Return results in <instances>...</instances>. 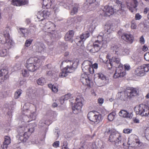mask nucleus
Returning <instances> with one entry per match:
<instances>
[{"label": "nucleus", "mask_w": 149, "mask_h": 149, "mask_svg": "<svg viewBox=\"0 0 149 149\" xmlns=\"http://www.w3.org/2000/svg\"><path fill=\"white\" fill-rule=\"evenodd\" d=\"M116 3L115 7L113 8L111 6H105L103 11L102 15L104 16H109L114 13H117V14L121 15H125L127 9H129L130 11L133 12L136 10L138 3L136 0H132V2H127L126 6L121 1L114 0L113 1Z\"/></svg>", "instance_id": "nucleus-1"}, {"label": "nucleus", "mask_w": 149, "mask_h": 149, "mask_svg": "<svg viewBox=\"0 0 149 149\" xmlns=\"http://www.w3.org/2000/svg\"><path fill=\"white\" fill-rule=\"evenodd\" d=\"M36 126V123H31L29 124H26L18 129L19 134L17 136L18 139L23 142H25L29 138L27 132L31 133L33 132L34 128Z\"/></svg>", "instance_id": "nucleus-2"}, {"label": "nucleus", "mask_w": 149, "mask_h": 149, "mask_svg": "<svg viewBox=\"0 0 149 149\" xmlns=\"http://www.w3.org/2000/svg\"><path fill=\"white\" fill-rule=\"evenodd\" d=\"M103 39L102 41H100L98 40L95 41L93 43V45H88L87 47V49L90 52L92 53L97 52L100 50L101 48L103 47L105 48L107 46V43L109 41L108 39L104 37H101Z\"/></svg>", "instance_id": "nucleus-3"}, {"label": "nucleus", "mask_w": 149, "mask_h": 149, "mask_svg": "<svg viewBox=\"0 0 149 149\" xmlns=\"http://www.w3.org/2000/svg\"><path fill=\"white\" fill-rule=\"evenodd\" d=\"M9 28H6L0 32V43L2 44L6 43L10 48L13 45V42L9 35Z\"/></svg>", "instance_id": "nucleus-4"}, {"label": "nucleus", "mask_w": 149, "mask_h": 149, "mask_svg": "<svg viewBox=\"0 0 149 149\" xmlns=\"http://www.w3.org/2000/svg\"><path fill=\"white\" fill-rule=\"evenodd\" d=\"M109 140L111 142H114L115 145L120 146L121 144L124 146L126 139L122 136L119 133L116 132L111 133L109 136Z\"/></svg>", "instance_id": "nucleus-5"}, {"label": "nucleus", "mask_w": 149, "mask_h": 149, "mask_svg": "<svg viewBox=\"0 0 149 149\" xmlns=\"http://www.w3.org/2000/svg\"><path fill=\"white\" fill-rule=\"evenodd\" d=\"M55 25L53 23L48 22L46 23L44 26L43 29L46 30L48 33L51 34V37L53 39H57L58 34L56 31H54L55 30Z\"/></svg>", "instance_id": "nucleus-6"}, {"label": "nucleus", "mask_w": 149, "mask_h": 149, "mask_svg": "<svg viewBox=\"0 0 149 149\" xmlns=\"http://www.w3.org/2000/svg\"><path fill=\"white\" fill-rule=\"evenodd\" d=\"M96 77L98 78H94V81L96 84L98 86L101 87L105 86L109 83V80L107 77L102 73L97 74L95 75Z\"/></svg>", "instance_id": "nucleus-7"}, {"label": "nucleus", "mask_w": 149, "mask_h": 149, "mask_svg": "<svg viewBox=\"0 0 149 149\" xmlns=\"http://www.w3.org/2000/svg\"><path fill=\"white\" fill-rule=\"evenodd\" d=\"M63 65L65 66H66V67L64 68L68 70V71L69 72H72L77 68L78 64L77 62L69 60H66L62 62L60 67H61Z\"/></svg>", "instance_id": "nucleus-8"}, {"label": "nucleus", "mask_w": 149, "mask_h": 149, "mask_svg": "<svg viewBox=\"0 0 149 149\" xmlns=\"http://www.w3.org/2000/svg\"><path fill=\"white\" fill-rule=\"evenodd\" d=\"M135 111L137 114L142 116H148L149 114V109L147 105L142 104L135 107Z\"/></svg>", "instance_id": "nucleus-9"}, {"label": "nucleus", "mask_w": 149, "mask_h": 149, "mask_svg": "<svg viewBox=\"0 0 149 149\" xmlns=\"http://www.w3.org/2000/svg\"><path fill=\"white\" fill-rule=\"evenodd\" d=\"M99 5L98 0H86L84 6L85 10H93Z\"/></svg>", "instance_id": "nucleus-10"}, {"label": "nucleus", "mask_w": 149, "mask_h": 149, "mask_svg": "<svg viewBox=\"0 0 149 149\" xmlns=\"http://www.w3.org/2000/svg\"><path fill=\"white\" fill-rule=\"evenodd\" d=\"M89 36V32L86 31L82 33L80 36H77L75 40L77 45L79 46H82L84 41Z\"/></svg>", "instance_id": "nucleus-11"}, {"label": "nucleus", "mask_w": 149, "mask_h": 149, "mask_svg": "<svg viewBox=\"0 0 149 149\" xmlns=\"http://www.w3.org/2000/svg\"><path fill=\"white\" fill-rule=\"evenodd\" d=\"M76 102L72 107L73 112L74 113H77L78 111L81 109L82 104L80 98H77L75 100Z\"/></svg>", "instance_id": "nucleus-12"}, {"label": "nucleus", "mask_w": 149, "mask_h": 149, "mask_svg": "<svg viewBox=\"0 0 149 149\" xmlns=\"http://www.w3.org/2000/svg\"><path fill=\"white\" fill-rule=\"evenodd\" d=\"M126 74V73L123 69L122 64H120L116 69L113 75L114 78H117L119 77H122Z\"/></svg>", "instance_id": "nucleus-13"}, {"label": "nucleus", "mask_w": 149, "mask_h": 149, "mask_svg": "<svg viewBox=\"0 0 149 149\" xmlns=\"http://www.w3.org/2000/svg\"><path fill=\"white\" fill-rule=\"evenodd\" d=\"M45 47L44 44L41 42H36L33 47L35 52L42 53L44 52Z\"/></svg>", "instance_id": "nucleus-14"}, {"label": "nucleus", "mask_w": 149, "mask_h": 149, "mask_svg": "<svg viewBox=\"0 0 149 149\" xmlns=\"http://www.w3.org/2000/svg\"><path fill=\"white\" fill-rule=\"evenodd\" d=\"M50 14V13L47 10L40 11L37 14V18L39 21L43 20L47 18Z\"/></svg>", "instance_id": "nucleus-15"}, {"label": "nucleus", "mask_w": 149, "mask_h": 149, "mask_svg": "<svg viewBox=\"0 0 149 149\" xmlns=\"http://www.w3.org/2000/svg\"><path fill=\"white\" fill-rule=\"evenodd\" d=\"M8 72L6 69H2L0 70V82H3L9 77Z\"/></svg>", "instance_id": "nucleus-16"}, {"label": "nucleus", "mask_w": 149, "mask_h": 149, "mask_svg": "<svg viewBox=\"0 0 149 149\" xmlns=\"http://www.w3.org/2000/svg\"><path fill=\"white\" fill-rule=\"evenodd\" d=\"M80 80L84 85L90 86V80L87 74H82Z\"/></svg>", "instance_id": "nucleus-17"}, {"label": "nucleus", "mask_w": 149, "mask_h": 149, "mask_svg": "<svg viewBox=\"0 0 149 149\" xmlns=\"http://www.w3.org/2000/svg\"><path fill=\"white\" fill-rule=\"evenodd\" d=\"M119 115L122 117L132 118L133 116V114L132 113H129L127 111L124 110H121L119 113Z\"/></svg>", "instance_id": "nucleus-18"}, {"label": "nucleus", "mask_w": 149, "mask_h": 149, "mask_svg": "<svg viewBox=\"0 0 149 149\" xmlns=\"http://www.w3.org/2000/svg\"><path fill=\"white\" fill-rule=\"evenodd\" d=\"M129 93L130 92H128L127 90L123 92H120L119 93L120 99L124 101L128 99H130L131 97L129 95Z\"/></svg>", "instance_id": "nucleus-19"}, {"label": "nucleus", "mask_w": 149, "mask_h": 149, "mask_svg": "<svg viewBox=\"0 0 149 149\" xmlns=\"http://www.w3.org/2000/svg\"><path fill=\"white\" fill-rule=\"evenodd\" d=\"M113 27V26L111 24H106L104 26V32L105 33L103 34V36H106L107 35H109L112 30Z\"/></svg>", "instance_id": "nucleus-20"}, {"label": "nucleus", "mask_w": 149, "mask_h": 149, "mask_svg": "<svg viewBox=\"0 0 149 149\" xmlns=\"http://www.w3.org/2000/svg\"><path fill=\"white\" fill-rule=\"evenodd\" d=\"M121 37L122 39L127 42L131 43L133 42V36L130 33H123Z\"/></svg>", "instance_id": "nucleus-21"}, {"label": "nucleus", "mask_w": 149, "mask_h": 149, "mask_svg": "<svg viewBox=\"0 0 149 149\" xmlns=\"http://www.w3.org/2000/svg\"><path fill=\"white\" fill-rule=\"evenodd\" d=\"M111 49L115 54L116 53L117 54H120L121 51L122 50V47L120 45H114L111 47Z\"/></svg>", "instance_id": "nucleus-22"}, {"label": "nucleus", "mask_w": 149, "mask_h": 149, "mask_svg": "<svg viewBox=\"0 0 149 149\" xmlns=\"http://www.w3.org/2000/svg\"><path fill=\"white\" fill-rule=\"evenodd\" d=\"M18 30L20 37H26L29 33V31L27 29L21 27L19 28Z\"/></svg>", "instance_id": "nucleus-23"}, {"label": "nucleus", "mask_w": 149, "mask_h": 149, "mask_svg": "<svg viewBox=\"0 0 149 149\" xmlns=\"http://www.w3.org/2000/svg\"><path fill=\"white\" fill-rule=\"evenodd\" d=\"M129 139L131 141L133 144L135 143L138 144V146L140 145L141 146V143L140 142V141L138 139V137L135 135H132L129 138Z\"/></svg>", "instance_id": "nucleus-24"}, {"label": "nucleus", "mask_w": 149, "mask_h": 149, "mask_svg": "<svg viewBox=\"0 0 149 149\" xmlns=\"http://www.w3.org/2000/svg\"><path fill=\"white\" fill-rule=\"evenodd\" d=\"M12 2V4L17 6H20L22 5H25L27 3L26 1L19 0H10Z\"/></svg>", "instance_id": "nucleus-25"}, {"label": "nucleus", "mask_w": 149, "mask_h": 149, "mask_svg": "<svg viewBox=\"0 0 149 149\" xmlns=\"http://www.w3.org/2000/svg\"><path fill=\"white\" fill-rule=\"evenodd\" d=\"M39 62L40 59L37 57L31 58L27 60L26 61V65L36 64L35 63H38Z\"/></svg>", "instance_id": "nucleus-26"}, {"label": "nucleus", "mask_w": 149, "mask_h": 149, "mask_svg": "<svg viewBox=\"0 0 149 149\" xmlns=\"http://www.w3.org/2000/svg\"><path fill=\"white\" fill-rule=\"evenodd\" d=\"M98 112L96 111L89 112L87 115L88 118L91 121L93 122L95 117V116H96L97 115V113H98Z\"/></svg>", "instance_id": "nucleus-27"}, {"label": "nucleus", "mask_w": 149, "mask_h": 149, "mask_svg": "<svg viewBox=\"0 0 149 149\" xmlns=\"http://www.w3.org/2000/svg\"><path fill=\"white\" fill-rule=\"evenodd\" d=\"M143 69L141 66H139L136 69L135 71V74L138 76H141L144 75L145 74Z\"/></svg>", "instance_id": "nucleus-28"}, {"label": "nucleus", "mask_w": 149, "mask_h": 149, "mask_svg": "<svg viewBox=\"0 0 149 149\" xmlns=\"http://www.w3.org/2000/svg\"><path fill=\"white\" fill-rule=\"evenodd\" d=\"M127 91L128 92H130L129 94L131 97V98L133 96L138 95L139 93V90L135 88H133L131 90H127Z\"/></svg>", "instance_id": "nucleus-29"}, {"label": "nucleus", "mask_w": 149, "mask_h": 149, "mask_svg": "<svg viewBox=\"0 0 149 149\" xmlns=\"http://www.w3.org/2000/svg\"><path fill=\"white\" fill-rule=\"evenodd\" d=\"M74 32L73 30H70L65 34V40L66 41H68L73 38L74 35Z\"/></svg>", "instance_id": "nucleus-30"}, {"label": "nucleus", "mask_w": 149, "mask_h": 149, "mask_svg": "<svg viewBox=\"0 0 149 149\" xmlns=\"http://www.w3.org/2000/svg\"><path fill=\"white\" fill-rule=\"evenodd\" d=\"M91 66H81L82 70L85 73H89L91 74L93 73V68H91Z\"/></svg>", "instance_id": "nucleus-31"}, {"label": "nucleus", "mask_w": 149, "mask_h": 149, "mask_svg": "<svg viewBox=\"0 0 149 149\" xmlns=\"http://www.w3.org/2000/svg\"><path fill=\"white\" fill-rule=\"evenodd\" d=\"M33 64L31 65H26V67L28 70L30 71L33 72L35 71L37 68V63Z\"/></svg>", "instance_id": "nucleus-32"}, {"label": "nucleus", "mask_w": 149, "mask_h": 149, "mask_svg": "<svg viewBox=\"0 0 149 149\" xmlns=\"http://www.w3.org/2000/svg\"><path fill=\"white\" fill-rule=\"evenodd\" d=\"M102 120L101 115L99 112L97 113V115L93 121L95 124H97Z\"/></svg>", "instance_id": "nucleus-33"}, {"label": "nucleus", "mask_w": 149, "mask_h": 149, "mask_svg": "<svg viewBox=\"0 0 149 149\" xmlns=\"http://www.w3.org/2000/svg\"><path fill=\"white\" fill-rule=\"evenodd\" d=\"M48 87L51 89L53 92L54 93H56L58 91V88L56 84H49L48 85Z\"/></svg>", "instance_id": "nucleus-34"}, {"label": "nucleus", "mask_w": 149, "mask_h": 149, "mask_svg": "<svg viewBox=\"0 0 149 149\" xmlns=\"http://www.w3.org/2000/svg\"><path fill=\"white\" fill-rule=\"evenodd\" d=\"M111 62L114 64H119L120 63V60L118 57L113 56L111 59Z\"/></svg>", "instance_id": "nucleus-35"}, {"label": "nucleus", "mask_w": 149, "mask_h": 149, "mask_svg": "<svg viewBox=\"0 0 149 149\" xmlns=\"http://www.w3.org/2000/svg\"><path fill=\"white\" fill-rule=\"evenodd\" d=\"M78 7V4H74L73 8L71 10L70 13L72 15H73L77 13Z\"/></svg>", "instance_id": "nucleus-36"}, {"label": "nucleus", "mask_w": 149, "mask_h": 149, "mask_svg": "<svg viewBox=\"0 0 149 149\" xmlns=\"http://www.w3.org/2000/svg\"><path fill=\"white\" fill-rule=\"evenodd\" d=\"M65 68H64L62 70L61 72L59 74V76L61 77H65L68 75V73H70Z\"/></svg>", "instance_id": "nucleus-37"}, {"label": "nucleus", "mask_w": 149, "mask_h": 149, "mask_svg": "<svg viewBox=\"0 0 149 149\" xmlns=\"http://www.w3.org/2000/svg\"><path fill=\"white\" fill-rule=\"evenodd\" d=\"M37 82L38 84L43 86L46 83V81L45 78L41 77L39 78L37 80Z\"/></svg>", "instance_id": "nucleus-38"}, {"label": "nucleus", "mask_w": 149, "mask_h": 149, "mask_svg": "<svg viewBox=\"0 0 149 149\" xmlns=\"http://www.w3.org/2000/svg\"><path fill=\"white\" fill-rule=\"evenodd\" d=\"M51 0H43V5L45 7H50L51 5Z\"/></svg>", "instance_id": "nucleus-39"}, {"label": "nucleus", "mask_w": 149, "mask_h": 149, "mask_svg": "<svg viewBox=\"0 0 149 149\" xmlns=\"http://www.w3.org/2000/svg\"><path fill=\"white\" fill-rule=\"evenodd\" d=\"M116 115V113L114 112L110 113L108 116V120L111 121H113L115 118Z\"/></svg>", "instance_id": "nucleus-40"}, {"label": "nucleus", "mask_w": 149, "mask_h": 149, "mask_svg": "<svg viewBox=\"0 0 149 149\" xmlns=\"http://www.w3.org/2000/svg\"><path fill=\"white\" fill-rule=\"evenodd\" d=\"M4 145L7 146V145H9L10 143V137L7 136H5L4 138V141L3 142Z\"/></svg>", "instance_id": "nucleus-41"}, {"label": "nucleus", "mask_w": 149, "mask_h": 149, "mask_svg": "<svg viewBox=\"0 0 149 149\" xmlns=\"http://www.w3.org/2000/svg\"><path fill=\"white\" fill-rule=\"evenodd\" d=\"M22 92V91L20 89L17 90L15 93V98L16 99L19 98Z\"/></svg>", "instance_id": "nucleus-42"}, {"label": "nucleus", "mask_w": 149, "mask_h": 149, "mask_svg": "<svg viewBox=\"0 0 149 149\" xmlns=\"http://www.w3.org/2000/svg\"><path fill=\"white\" fill-rule=\"evenodd\" d=\"M141 66L145 72H147L149 71V64H143Z\"/></svg>", "instance_id": "nucleus-43"}, {"label": "nucleus", "mask_w": 149, "mask_h": 149, "mask_svg": "<svg viewBox=\"0 0 149 149\" xmlns=\"http://www.w3.org/2000/svg\"><path fill=\"white\" fill-rule=\"evenodd\" d=\"M71 96V95L70 93L66 94L64 96H62L61 97V100H63V101L67 100L70 98Z\"/></svg>", "instance_id": "nucleus-44"}, {"label": "nucleus", "mask_w": 149, "mask_h": 149, "mask_svg": "<svg viewBox=\"0 0 149 149\" xmlns=\"http://www.w3.org/2000/svg\"><path fill=\"white\" fill-rule=\"evenodd\" d=\"M92 66L91 62L88 60L84 61L82 64V66Z\"/></svg>", "instance_id": "nucleus-45"}, {"label": "nucleus", "mask_w": 149, "mask_h": 149, "mask_svg": "<svg viewBox=\"0 0 149 149\" xmlns=\"http://www.w3.org/2000/svg\"><path fill=\"white\" fill-rule=\"evenodd\" d=\"M1 46H0V56L3 57L6 55L7 51L6 49H1Z\"/></svg>", "instance_id": "nucleus-46"}, {"label": "nucleus", "mask_w": 149, "mask_h": 149, "mask_svg": "<svg viewBox=\"0 0 149 149\" xmlns=\"http://www.w3.org/2000/svg\"><path fill=\"white\" fill-rule=\"evenodd\" d=\"M83 18L82 16H78L75 20L76 23L79 24L83 20Z\"/></svg>", "instance_id": "nucleus-47"}, {"label": "nucleus", "mask_w": 149, "mask_h": 149, "mask_svg": "<svg viewBox=\"0 0 149 149\" xmlns=\"http://www.w3.org/2000/svg\"><path fill=\"white\" fill-rule=\"evenodd\" d=\"M26 82L25 81V79H24L22 80H21L19 83V85L22 88L25 87H26Z\"/></svg>", "instance_id": "nucleus-48"}, {"label": "nucleus", "mask_w": 149, "mask_h": 149, "mask_svg": "<svg viewBox=\"0 0 149 149\" xmlns=\"http://www.w3.org/2000/svg\"><path fill=\"white\" fill-rule=\"evenodd\" d=\"M22 73L23 76L27 77L29 76V73L27 70L26 69H23L22 70Z\"/></svg>", "instance_id": "nucleus-49"}, {"label": "nucleus", "mask_w": 149, "mask_h": 149, "mask_svg": "<svg viewBox=\"0 0 149 149\" xmlns=\"http://www.w3.org/2000/svg\"><path fill=\"white\" fill-rule=\"evenodd\" d=\"M33 39H29L26 40L25 42V45L26 47H28L30 46L31 44L32 41Z\"/></svg>", "instance_id": "nucleus-50"}, {"label": "nucleus", "mask_w": 149, "mask_h": 149, "mask_svg": "<svg viewBox=\"0 0 149 149\" xmlns=\"http://www.w3.org/2000/svg\"><path fill=\"white\" fill-rule=\"evenodd\" d=\"M129 50L127 49H125L124 50L122 49L121 51V54H120L125 55H128L129 54Z\"/></svg>", "instance_id": "nucleus-51"}, {"label": "nucleus", "mask_w": 149, "mask_h": 149, "mask_svg": "<svg viewBox=\"0 0 149 149\" xmlns=\"http://www.w3.org/2000/svg\"><path fill=\"white\" fill-rule=\"evenodd\" d=\"M113 65V64L111 61V59H110L109 61L107 63V66L109 69H111Z\"/></svg>", "instance_id": "nucleus-52"}, {"label": "nucleus", "mask_w": 149, "mask_h": 149, "mask_svg": "<svg viewBox=\"0 0 149 149\" xmlns=\"http://www.w3.org/2000/svg\"><path fill=\"white\" fill-rule=\"evenodd\" d=\"M131 27L132 29H136L137 27V25L134 20H132L131 22Z\"/></svg>", "instance_id": "nucleus-53"}, {"label": "nucleus", "mask_w": 149, "mask_h": 149, "mask_svg": "<svg viewBox=\"0 0 149 149\" xmlns=\"http://www.w3.org/2000/svg\"><path fill=\"white\" fill-rule=\"evenodd\" d=\"M124 68L125 71H128L130 69V67L128 64H126L124 65Z\"/></svg>", "instance_id": "nucleus-54"}, {"label": "nucleus", "mask_w": 149, "mask_h": 149, "mask_svg": "<svg viewBox=\"0 0 149 149\" xmlns=\"http://www.w3.org/2000/svg\"><path fill=\"white\" fill-rule=\"evenodd\" d=\"M132 131V130L130 129H125L123 130V133L126 134H129Z\"/></svg>", "instance_id": "nucleus-55"}, {"label": "nucleus", "mask_w": 149, "mask_h": 149, "mask_svg": "<svg viewBox=\"0 0 149 149\" xmlns=\"http://www.w3.org/2000/svg\"><path fill=\"white\" fill-rule=\"evenodd\" d=\"M98 68V64L97 63H95L93 65L92 64V66H91V68H93V73L94 72V69H97Z\"/></svg>", "instance_id": "nucleus-56"}, {"label": "nucleus", "mask_w": 149, "mask_h": 149, "mask_svg": "<svg viewBox=\"0 0 149 149\" xmlns=\"http://www.w3.org/2000/svg\"><path fill=\"white\" fill-rule=\"evenodd\" d=\"M145 59L147 61H149V52L147 53L144 55Z\"/></svg>", "instance_id": "nucleus-57"}, {"label": "nucleus", "mask_w": 149, "mask_h": 149, "mask_svg": "<svg viewBox=\"0 0 149 149\" xmlns=\"http://www.w3.org/2000/svg\"><path fill=\"white\" fill-rule=\"evenodd\" d=\"M59 141H57L54 142L53 144V146L55 148H57L59 147Z\"/></svg>", "instance_id": "nucleus-58"}, {"label": "nucleus", "mask_w": 149, "mask_h": 149, "mask_svg": "<svg viewBox=\"0 0 149 149\" xmlns=\"http://www.w3.org/2000/svg\"><path fill=\"white\" fill-rule=\"evenodd\" d=\"M141 16L139 13L136 14L135 16V19L136 20H139L141 18Z\"/></svg>", "instance_id": "nucleus-59"}, {"label": "nucleus", "mask_w": 149, "mask_h": 149, "mask_svg": "<svg viewBox=\"0 0 149 149\" xmlns=\"http://www.w3.org/2000/svg\"><path fill=\"white\" fill-rule=\"evenodd\" d=\"M140 42L142 44H144L145 43V40L143 36H142L140 38Z\"/></svg>", "instance_id": "nucleus-60"}, {"label": "nucleus", "mask_w": 149, "mask_h": 149, "mask_svg": "<svg viewBox=\"0 0 149 149\" xmlns=\"http://www.w3.org/2000/svg\"><path fill=\"white\" fill-rule=\"evenodd\" d=\"M47 76H51L53 75V74L52 73V72L50 70L47 71L46 73Z\"/></svg>", "instance_id": "nucleus-61"}, {"label": "nucleus", "mask_w": 149, "mask_h": 149, "mask_svg": "<svg viewBox=\"0 0 149 149\" xmlns=\"http://www.w3.org/2000/svg\"><path fill=\"white\" fill-rule=\"evenodd\" d=\"M6 145H4V143H3V144L1 146V148L3 149H7V148L8 147V145L7 144V146H6Z\"/></svg>", "instance_id": "nucleus-62"}, {"label": "nucleus", "mask_w": 149, "mask_h": 149, "mask_svg": "<svg viewBox=\"0 0 149 149\" xmlns=\"http://www.w3.org/2000/svg\"><path fill=\"white\" fill-rule=\"evenodd\" d=\"M104 100L102 98H100L98 100V103L102 104Z\"/></svg>", "instance_id": "nucleus-63"}, {"label": "nucleus", "mask_w": 149, "mask_h": 149, "mask_svg": "<svg viewBox=\"0 0 149 149\" xmlns=\"http://www.w3.org/2000/svg\"><path fill=\"white\" fill-rule=\"evenodd\" d=\"M149 8L146 7L144 9L143 11V13H144V14H146L149 11Z\"/></svg>", "instance_id": "nucleus-64"}]
</instances>
